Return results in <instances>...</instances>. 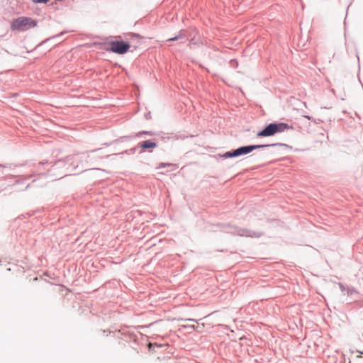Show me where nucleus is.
<instances>
[{"label":"nucleus","instance_id":"obj_1","mask_svg":"<svg viewBox=\"0 0 363 363\" xmlns=\"http://www.w3.org/2000/svg\"><path fill=\"white\" fill-rule=\"evenodd\" d=\"M289 129H292V127L285 123H269L262 130L257 133V137H271L277 133H282Z\"/></svg>","mask_w":363,"mask_h":363},{"label":"nucleus","instance_id":"obj_2","mask_svg":"<svg viewBox=\"0 0 363 363\" xmlns=\"http://www.w3.org/2000/svg\"><path fill=\"white\" fill-rule=\"evenodd\" d=\"M37 26V23L31 18L21 16L14 19L11 24L12 30L26 31L28 29L34 28Z\"/></svg>","mask_w":363,"mask_h":363},{"label":"nucleus","instance_id":"obj_3","mask_svg":"<svg viewBox=\"0 0 363 363\" xmlns=\"http://www.w3.org/2000/svg\"><path fill=\"white\" fill-rule=\"evenodd\" d=\"M276 145L275 144H269V145H249V146H244L239 147L236 150H235L233 152H227L224 154L225 157H238L242 155H246L252 151L265 147H269V146H274Z\"/></svg>","mask_w":363,"mask_h":363},{"label":"nucleus","instance_id":"obj_4","mask_svg":"<svg viewBox=\"0 0 363 363\" xmlns=\"http://www.w3.org/2000/svg\"><path fill=\"white\" fill-rule=\"evenodd\" d=\"M109 45L110 48L107 49V50L120 55L127 52L130 47L129 43L123 41H112L110 43Z\"/></svg>","mask_w":363,"mask_h":363},{"label":"nucleus","instance_id":"obj_5","mask_svg":"<svg viewBox=\"0 0 363 363\" xmlns=\"http://www.w3.org/2000/svg\"><path fill=\"white\" fill-rule=\"evenodd\" d=\"M178 166L175 164L162 162L159 164L156 169L158 174H164L168 172L176 170Z\"/></svg>","mask_w":363,"mask_h":363},{"label":"nucleus","instance_id":"obj_6","mask_svg":"<svg viewBox=\"0 0 363 363\" xmlns=\"http://www.w3.org/2000/svg\"><path fill=\"white\" fill-rule=\"evenodd\" d=\"M139 146L143 149H153L157 147V144L151 140H146L139 143Z\"/></svg>","mask_w":363,"mask_h":363},{"label":"nucleus","instance_id":"obj_7","mask_svg":"<svg viewBox=\"0 0 363 363\" xmlns=\"http://www.w3.org/2000/svg\"><path fill=\"white\" fill-rule=\"evenodd\" d=\"M184 35L180 33L178 35H177L176 37L174 38H169V41H174V40H177L178 39H180V38H182Z\"/></svg>","mask_w":363,"mask_h":363},{"label":"nucleus","instance_id":"obj_8","mask_svg":"<svg viewBox=\"0 0 363 363\" xmlns=\"http://www.w3.org/2000/svg\"><path fill=\"white\" fill-rule=\"evenodd\" d=\"M50 0H32L33 2L35 4H46Z\"/></svg>","mask_w":363,"mask_h":363},{"label":"nucleus","instance_id":"obj_9","mask_svg":"<svg viewBox=\"0 0 363 363\" xmlns=\"http://www.w3.org/2000/svg\"><path fill=\"white\" fill-rule=\"evenodd\" d=\"M186 321H191V322H194V323H196V320H194V319H186L185 320Z\"/></svg>","mask_w":363,"mask_h":363},{"label":"nucleus","instance_id":"obj_10","mask_svg":"<svg viewBox=\"0 0 363 363\" xmlns=\"http://www.w3.org/2000/svg\"><path fill=\"white\" fill-rule=\"evenodd\" d=\"M153 346V344L152 343H149L148 344V347L150 349Z\"/></svg>","mask_w":363,"mask_h":363}]
</instances>
